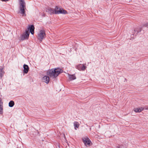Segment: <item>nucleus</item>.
<instances>
[{
    "label": "nucleus",
    "instance_id": "1",
    "mask_svg": "<svg viewBox=\"0 0 148 148\" xmlns=\"http://www.w3.org/2000/svg\"><path fill=\"white\" fill-rule=\"evenodd\" d=\"M62 72V69L56 68L48 70L47 72V74L51 78H55Z\"/></svg>",
    "mask_w": 148,
    "mask_h": 148
},
{
    "label": "nucleus",
    "instance_id": "2",
    "mask_svg": "<svg viewBox=\"0 0 148 148\" xmlns=\"http://www.w3.org/2000/svg\"><path fill=\"white\" fill-rule=\"evenodd\" d=\"M19 10L18 13L21 14L23 16H26L25 10L26 9L25 3L24 0H19Z\"/></svg>",
    "mask_w": 148,
    "mask_h": 148
},
{
    "label": "nucleus",
    "instance_id": "3",
    "mask_svg": "<svg viewBox=\"0 0 148 148\" xmlns=\"http://www.w3.org/2000/svg\"><path fill=\"white\" fill-rule=\"evenodd\" d=\"M46 34L45 31L44 29L40 30L37 35V38L41 41L45 37Z\"/></svg>",
    "mask_w": 148,
    "mask_h": 148
},
{
    "label": "nucleus",
    "instance_id": "4",
    "mask_svg": "<svg viewBox=\"0 0 148 148\" xmlns=\"http://www.w3.org/2000/svg\"><path fill=\"white\" fill-rule=\"evenodd\" d=\"M82 140L85 145L87 147H89L92 144L90 140L88 137L83 138Z\"/></svg>",
    "mask_w": 148,
    "mask_h": 148
},
{
    "label": "nucleus",
    "instance_id": "5",
    "mask_svg": "<svg viewBox=\"0 0 148 148\" xmlns=\"http://www.w3.org/2000/svg\"><path fill=\"white\" fill-rule=\"evenodd\" d=\"M56 14H67V12L66 10L63 9L57 8L56 9L55 11Z\"/></svg>",
    "mask_w": 148,
    "mask_h": 148
},
{
    "label": "nucleus",
    "instance_id": "6",
    "mask_svg": "<svg viewBox=\"0 0 148 148\" xmlns=\"http://www.w3.org/2000/svg\"><path fill=\"white\" fill-rule=\"evenodd\" d=\"M29 33V32L28 30H26L25 32L22 35L21 37V39L22 40L27 39L28 38Z\"/></svg>",
    "mask_w": 148,
    "mask_h": 148
},
{
    "label": "nucleus",
    "instance_id": "7",
    "mask_svg": "<svg viewBox=\"0 0 148 148\" xmlns=\"http://www.w3.org/2000/svg\"><path fill=\"white\" fill-rule=\"evenodd\" d=\"M42 81L46 84H48L49 81V77L48 76H45L42 77Z\"/></svg>",
    "mask_w": 148,
    "mask_h": 148
},
{
    "label": "nucleus",
    "instance_id": "8",
    "mask_svg": "<svg viewBox=\"0 0 148 148\" xmlns=\"http://www.w3.org/2000/svg\"><path fill=\"white\" fill-rule=\"evenodd\" d=\"M28 30L29 29L30 32H31V34H33L34 33V27L33 25H30L28 26Z\"/></svg>",
    "mask_w": 148,
    "mask_h": 148
},
{
    "label": "nucleus",
    "instance_id": "9",
    "mask_svg": "<svg viewBox=\"0 0 148 148\" xmlns=\"http://www.w3.org/2000/svg\"><path fill=\"white\" fill-rule=\"evenodd\" d=\"M144 108L142 107L135 108L134 109V111L136 112H140L143 111Z\"/></svg>",
    "mask_w": 148,
    "mask_h": 148
},
{
    "label": "nucleus",
    "instance_id": "10",
    "mask_svg": "<svg viewBox=\"0 0 148 148\" xmlns=\"http://www.w3.org/2000/svg\"><path fill=\"white\" fill-rule=\"evenodd\" d=\"M23 72L25 73H27L29 70V67L26 64H24L23 65Z\"/></svg>",
    "mask_w": 148,
    "mask_h": 148
},
{
    "label": "nucleus",
    "instance_id": "11",
    "mask_svg": "<svg viewBox=\"0 0 148 148\" xmlns=\"http://www.w3.org/2000/svg\"><path fill=\"white\" fill-rule=\"evenodd\" d=\"M77 69L80 70H84L85 68L86 67L82 64H80L77 67Z\"/></svg>",
    "mask_w": 148,
    "mask_h": 148
},
{
    "label": "nucleus",
    "instance_id": "12",
    "mask_svg": "<svg viewBox=\"0 0 148 148\" xmlns=\"http://www.w3.org/2000/svg\"><path fill=\"white\" fill-rule=\"evenodd\" d=\"M73 125L75 127V130H77V128H78L79 126V124L78 122L77 121L74 122L73 123Z\"/></svg>",
    "mask_w": 148,
    "mask_h": 148
},
{
    "label": "nucleus",
    "instance_id": "13",
    "mask_svg": "<svg viewBox=\"0 0 148 148\" xmlns=\"http://www.w3.org/2000/svg\"><path fill=\"white\" fill-rule=\"evenodd\" d=\"M69 78L70 80L76 79V77L74 75H69Z\"/></svg>",
    "mask_w": 148,
    "mask_h": 148
},
{
    "label": "nucleus",
    "instance_id": "14",
    "mask_svg": "<svg viewBox=\"0 0 148 148\" xmlns=\"http://www.w3.org/2000/svg\"><path fill=\"white\" fill-rule=\"evenodd\" d=\"M3 102L0 100V114H1L3 112Z\"/></svg>",
    "mask_w": 148,
    "mask_h": 148
},
{
    "label": "nucleus",
    "instance_id": "15",
    "mask_svg": "<svg viewBox=\"0 0 148 148\" xmlns=\"http://www.w3.org/2000/svg\"><path fill=\"white\" fill-rule=\"evenodd\" d=\"M14 105V102L12 101H10L9 103V106L10 107H13Z\"/></svg>",
    "mask_w": 148,
    "mask_h": 148
},
{
    "label": "nucleus",
    "instance_id": "16",
    "mask_svg": "<svg viewBox=\"0 0 148 148\" xmlns=\"http://www.w3.org/2000/svg\"><path fill=\"white\" fill-rule=\"evenodd\" d=\"M145 110H148V107H145Z\"/></svg>",
    "mask_w": 148,
    "mask_h": 148
},
{
    "label": "nucleus",
    "instance_id": "17",
    "mask_svg": "<svg viewBox=\"0 0 148 148\" xmlns=\"http://www.w3.org/2000/svg\"><path fill=\"white\" fill-rule=\"evenodd\" d=\"M118 148H119V147Z\"/></svg>",
    "mask_w": 148,
    "mask_h": 148
}]
</instances>
